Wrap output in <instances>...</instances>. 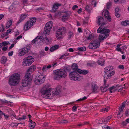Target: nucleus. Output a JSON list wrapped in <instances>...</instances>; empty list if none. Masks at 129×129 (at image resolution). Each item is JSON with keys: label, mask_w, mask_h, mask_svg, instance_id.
I'll list each match as a JSON object with an SVG mask.
<instances>
[{"label": "nucleus", "mask_w": 129, "mask_h": 129, "mask_svg": "<svg viewBox=\"0 0 129 129\" xmlns=\"http://www.w3.org/2000/svg\"><path fill=\"white\" fill-rule=\"evenodd\" d=\"M48 85H46L44 86L43 90L41 92L42 96L44 98L52 99L55 95H58L60 91L59 87H57L52 91L51 88H48Z\"/></svg>", "instance_id": "obj_1"}, {"label": "nucleus", "mask_w": 129, "mask_h": 129, "mask_svg": "<svg viewBox=\"0 0 129 129\" xmlns=\"http://www.w3.org/2000/svg\"><path fill=\"white\" fill-rule=\"evenodd\" d=\"M54 79L55 80H59L61 78H64L67 76V73L65 70L62 69H58L54 71Z\"/></svg>", "instance_id": "obj_2"}, {"label": "nucleus", "mask_w": 129, "mask_h": 129, "mask_svg": "<svg viewBox=\"0 0 129 129\" xmlns=\"http://www.w3.org/2000/svg\"><path fill=\"white\" fill-rule=\"evenodd\" d=\"M20 79V75L18 73L13 74L9 79L8 83L11 86L16 85Z\"/></svg>", "instance_id": "obj_3"}, {"label": "nucleus", "mask_w": 129, "mask_h": 129, "mask_svg": "<svg viewBox=\"0 0 129 129\" xmlns=\"http://www.w3.org/2000/svg\"><path fill=\"white\" fill-rule=\"evenodd\" d=\"M113 67L111 66H108L106 67L104 69V76L105 79H109L114 75L115 71L114 70Z\"/></svg>", "instance_id": "obj_4"}, {"label": "nucleus", "mask_w": 129, "mask_h": 129, "mask_svg": "<svg viewBox=\"0 0 129 129\" xmlns=\"http://www.w3.org/2000/svg\"><path fill=\"white\" fill-rule=\"evenodd\" d=\"M31 81L30 74L27 73L25 75L22 81V85L23 86L25 87L27 86Z\"/></svg>", "instance_id": "obj_5"}, {"label": "nucleus", "mask_w": 129, "mask_h": 129, "mask_svg": "<svg viewBox=\"0 0 129 129\" xmlns=\"http://www.w3.org/2000/svg\"><path fill=\"white\" fill-rule=\"evenodd\" d=\"M30 19V20L27 21L24 26L23 29L25 31L30 29L36 21V18L35 17L31 18Z\"/></svg>", "instance_id": "obj_6"}, {"label": "nucleus", "mask_w": 129, "mask_h": 129, "mask_svg": "<svg viewBox=\"0 0 129 129\" xmlns=\"http://www.w3.org/2000/svg\"><path fill=\"white\" fill-rule=\"evenodd\" d=\"M66 33V28L63 26L59 27L56 31V36L58 39L62 38V36L64 35Z\"/></svg>", "instance_id": "obj_7"}, {"label": "nucleus", "mask_w": 129, "mask_h": 129, "mask_svg": "<svg viewBox=\"0 0 129 129\" xmlns=\"http://www.w3.org/2000/svg\"><path fill=\"white\" fill-rule=\"evenodd\" d=\"M129 103V100H127L124 102H123L121 106L119 107V111L118 114L117 115V117L119 118L123 116V110L125 106L126 105H128Z\"/></svg>", "instance_id": "obj_8"}, {"label": "nucleus", "mask_w": 129, "mask_h": 129, "mask_svg": "<svg viewBox=\"0 0 129 129\" xmlns=\"http://www.w3.org/2000/svg\"><path fill=\"white\" fill-rule=\"evenodd\" d=\"M70 79L72 80L78 81L81 79V77L75 71H73L70 73L69 74Z\"/></svg>", "instance_id": "obj_9"}, {"label": "nucleus", "mask_w": 129, "mask_h": 129, "mask_svg": "<svg viewBox=\"0 0 129 129\" xmlns=\"http://www.w3.org/2000/svg\"><path fill=\"white\" fill-rule=\"evenodd\" d=\"M110 31V30L109 29L104 30L103 33H102L100 35L99 39L100 40H102L106 38L109 36Z\"/></svg>", "instance_id": "obj_10"}, {"label": "nucleus", "mask_w": 129, "mask_h": 129, "mask_svg": "<svg viewBox=\"0 0 129 129\" xmlns=\"http://www.w3.org/2000/svg\"><path fill=\"white\" fill-rule=\"evenodd\" d=\"M100 43L97 40L92 41L89 45L88 47L90 49H95L98 47Z\"/></svg>", "instance_id": "obj_11"}, {"label": "nucleus", "mask_w": 129, "mask_h": 129, "mask_svg": "<svg viewBox=\"0 0 129 129\" xmlns=\"http://www.w3.org/2000/svg\"><path fill=\"white\" fill-rule=\"evenodd\" d=\"M105 20L102 17L99 16L97 18V23L99 26H101L106 24Z\"/></svg>", "instance_id": "obj_12"}, {"label": "nucleus", "mask_w": 129, "mask_h": 129, "mask_svg": "<svg viewBox=\"0 0 129 129\" xmlns=\"http://www.w3.org/2000/svg\"><path fill=\"white\" fill-rule=\"evenodd\" d=\"M45 77L41 76L40 78L39 77V78L36 79L35 81V84L37 85H40L43 83L44 81V78Z\"/></svg>", "instance_id": "obj_13"}, {"label": "nucleus", "mask_w": 129, "mask_h": 129, "mask_svg": "<svg viewBox=\"0 0 129 129\" xmlns=\"http://www.w3.org/2000/svg\"><path fill=\"white\" fill-rule=\"evenodd\" d=\"M28 16V14H21L20 16V19L17 22V24L18 25L19 23L24 20L26 17Z\"/></svg>", "instance_id": "obj_14"}, {"label": "nucleus", "mask_w": 129, "mask_h": 129, "mask_svg": "<svg viewBox=\"0 0 129 129\" xmlns=\"http://www.w3.org/2000/svg\"><path fill=\"white\" fill-rule=\"evenodd\" d=\"M103 13H104V16L106 19H107L110 22L111 21V18L109 14V12L108 10L105 11V12H103Z\"/></svg>", "instance_id": "obj_15"}, {"label": "nucleus", "mask_w": 129, "mask_h": 129, "mask_svg": "<svg viewBox=\"0 0 129 129\" xmlns=\"http://www.w3.org/2000/svg\"><path fill=\"white\" fill-rule=\"evenodd\" d=\"M91 85V90L94 93H96L97 92V89L98 87L94 83H92Z\"/></svg>", "instance_id": "obj_16"}, {"label": "nucleus", "mask_w": 129, "mask_h": 129, "mask_svg": "<svg viewBox=\"0 0 129 129\" xmlns=\"http://www.w3.org/2000/svg\"><path fill=\"white\" fill-rule=\"evenodd\" d=\"M60 5V4L57 3L55 4L52 7V12H56L58 9V7Z\"/></svg>", "instance_id": "obj_17"}, {"label": "nucleus", "mask_w": 129, "mask_h": 129, "mask_svg": "<svg viewBox=\"0 0 129 129\" xmlns=\"http://www.w3.org/2000/svg\"><path fill=\"white\" fill-rule=\"evenodd\" d=\"M26 60H27L28 62L30 65L34 61V59L32 56H29L27 57H25Z\"/></svg>", "instance_id": "obj_18"}, {"label": "nucleus", "mask_w": 129, "mask_h": 129, "mask_svg": "<svg viewBox=\"0 0 129 129\" xmlns=\"http://www.w3.org/2000/svg\"><path fill=\"white\" fill-rule=\"evenodd\" d=\"M64 13L65 14H64L62 16V19L63 20H67L68 19L70 16L69 12L67 11H65Z\"/></svg>", "instance_id": "obj_19"}, {"label": "nucleus", "mask_w": 129, "mask_h": 129, "mask_svg": "<svg viewBox=\"0 0 129 129\" xmlns=\"http://www.w3.org/2000/svg\"><path fill=\"white\" fill-rule=\"evenodd\" d=\"M51 30L46 27H44L43 34L46 36H47L50 33Z\"/></svg>", "instance_id": "obj_20"}, {"label": "nucleus", "mask_w": 129, "mask_h": 129, "mask_svg": "<svg viewBox=\"0 0 129 129\" xmlns=\"http://www.w3.org/2000/svg\"><path fill=\"white\" fill-rule=\"evenodd\" d=\"M53 22L52 21H50L47 23L45 25L44 27H46L48 29L51 30Z\"/></svg>", "instance_id": "obj_21"}, {"label": "nucleus", "mask_w": 129, "mask_h": 129, "mask_svg": "<svg viewBox=\"0 0 129 129\" xmlns=\"http://www.w3.org/2000/svg\"><path fill=\"white\" fill-rule=\"evenodd\" d=\"M105 61L104 59L102 58H101L99 59L98 61H97V63L99 65L102 66L104 64Z\"/></svg>", "instance_id": "obj_22"}, {"label": "nucleus", "mask_w": 129, "mask_h": 129, "mask_svg": "<svg viewBox=\"0 0 129 129\" xmlns=\"http://www.w3.org/2000/svg\"><path fill=\"white\" fill-rule=\"evenodd\" d=\"M72 69L74 70V71H75L77 72L78 69H79L78 68V66L77 64L76 63H73L71 66Z\"/></svg>", "instance_id": "obj_23"}, {"label": "nucleus", "mask_w": 129, "mask_h": 129, "mask_svg": "<svg viewBox=\"0 0 129 129\" xmlns=\"http://www.w3.org/2000/svg\"><path fill=\"white\" fill-rule=\"evenodd\" d=\"M77 72L80 74L85 75L88 73V70H83L80 69H78Z\"/></svg>", "instance_id": "obj_24"}, {"label": "nucleus", "mask_w": 129, "mask_h": 129, "mask_svg": "<svg viewBox=\"0 0 129 129\" xmlns=\"http://www.w3.org/2000/svg\"><path fill=\"white\" fill-rule=\"evenodd\" d=\"M36 66L35 65H33L31 66L27 70V72H33L36 70Z\"/></svg>", "instance_id": "obj_25"}, {"label": "nucleus", "mask_w": 129, "mask_h": 129, "mask_svg": "<svg viewBox=\"0 0 129 129\" xmlns=\"http://www.w3.org/2000/svg\"><path fill=\"white\" fill-rule=\"evenodd\" d=\"M23 61L22 62V65L23 66H28L30 65V64L27 62L28 61L26 60L25 58H24L23 59Z\"/></svg>", "instance_id": "obj_26"}, {"label": "nucleus", "mask_w": 129, "mask_h": 129, "mask_svg": "<svg viewBox=\"0 0 129 129\" xmlns=\"http://www.w3.org/2000/svg\"><path fill=\"white\" fill-rule=\"evenodd\" d=\"M42 38V37L41 36H37L31 42V44L33 45L36 42L38 41V39H41Z\"/></svg>", "instance_id": "obj_27"}, {"label": "nucleus", "mask_w": 129, "mask_h": 129, "mask_svg": "<svg viewBox=\"0 0 129 129\" xmlns=\"http://www.w3.org/2000/svg\"><path fill=\"white\" fill-rule=\"evenodd\" d=\"M43 42L44 43L49 44L50 43V41L46 36L45 38H43L42 40Z\"/></svg>", "instance_id": "obj_28"}, {"label": "nucleus", "mask_w": 129, "mask_h": 129, "mask_svg": "<svg viewBox=\"0 0 129 129\" xmlns=\"http://www.w3.org/2000/svg\"><path fill=\"white\" fill-rule=\"evenodd\" d=\"M7 60V58L6 57L2 56L1 59V62L2 64H5L6 63Z\"/></svg>", "instance_id": "obj_29"}, {"label": "nucleus", "mask_w": 129, "mask_h": 129, "mask_svg": "<svg viewBox=\"0 0 129 129\" xmlns=\"http://www.w3.org/2000/svg\"><path fill=\"white\" fill-rule=\"evenodd\" d=\"M77 50L79 51H84L86 50V48L85 47H78L77 48Z\"/></svg>", "instance_id": "obj_30"}, {"label": "nucleus", "mask_w": 129, "mask_h": 129, "mask_svg": "<svg viewBox=\"0 0 129 129\" xmlns=\"http://www.w3.org/2000/svg\"><path fill=\"white\" fill-rule=\"evenodd\" d=\"M112 117V116H108L105 119H103L102 121L103 122H108Z\"/></svg>", "instance_id": "obj_31"}, {"label": "nucleus", "mask_w": 129, "mask_h": 129, "mask_svg": "<svg viewBox=\"0 0 129 129\" xmlns=\"http://www.w3.org/2000/svg\"><path fill=\"white\" fill-rule=\"evenodd\" d=\"M12 21L11 20H10L7 23L6 28H9L12 24Z\"/></svg>", "instance_id": "obj_32"}, {"label": "nucleus", "mask_w": 129, "mask_h": 129, "mask_svg": "<svg viewBox=\"0 0 129 129\" xmlns=\"http://www.w3.org/2000/svg\"><path fill=\"white\" fill-rule=\"evenodd\" d=\"M121 24L122 25H123L124 26L129 25V21L125 20L121 22Z\"/></svg>", "instance_id": "obj_33"}, {"label": "nucleus", "mask_w": 129, "mask_h": 129, "mask_svg": "<svg viewBox=\"0 0 129 129\" xmlns=\"http://www.w3.org/2000/svg\"><path fill=\"white\" fill-rule=\"evenodd\" d=\"M85 37L88 40H91L92 37V34L91 33H89L88 35L85 36Z\"/></svg>", "instance_id": "obj_34"}, {"label": "nucleus", "mask_w": 129, "mask_h": 129, "mask_svg": "<svg viewBox=\"0 0 129 129\" xmlns=\"http://www.w3.org/2000/svg\"><path fill=\"white\" fill-rule=\"evenodd\" d=\"M104 28H102L101 27H99L97 30V32L98 33H103L104 30H106Z\"/></svg>", "instance_id": "obj_35"}, {"label": "nucleus", "mask_w": 129, "mask_h": 129, "mask_svg": "<svg viewBox=\"0 0 129 129\" xmlns=\"http://www.w3.org/2000/svg\"><path fill=\"white\" fill-rule=\"evenodd\" d=\"M21 49L23 51H24L25 54L27 53L29 50V48L27 47H24Z\"/></svg>", "instance_id": "obj_36"}, {"label": "nucleus", "mask_w": 129, "mask_h": 129, "mask_svg": "<svg viewBox=\"0 0 129 129\" xmlns=\"http://www.w3.org/2000/svg\"><path fill=\"white\" fill-rule=\"evenodd\" d=\"M85 10L87 11L88 12H90L92 10L91 8L88 5H87L85 8Z\"/></svg>", "instance_id": "obj_37"}, {"label": "nucleus", "mask_w": 129, "mask_h": 129, "mask_svg": "<svg viewBox=\"0 0 129 129\" xmlns=\"http://www.w3.org/2000/svg\"><path fill=\"white\" fill-rule=\"evenodd\" d=\"M19 124H23V123H20L18 124L16 123H12L11 124V126L12 127H16Z\"/></svg>", "instance_id": "obj_38"}, {"label": "nucleus", "mask_w": 129, "mask_h": 129, "mask_svg": "<svg viewBox=\"0 0 129 129\" xmlns=\"http://www.w3.org/2000/svg\"><path fill=\"white\" fill-rule=\"evenodd\" d=\"M25 54L24 51H23L21 49H20L19 50V53L18 55L19 56H21Z\"/></svg>", "instance_id": "obj_39"}, {"label": "nucleus", "mask_w": 129, "mask_h": 129, "mask_svg": "<svg viewBox=\"0 0 129 129\" xmlns=\"http://www.w3.org/2000/svg\"><path fill=\"white\" fill-rule=\"evenodd\" d=\"M68 39H70L73 36V33L72 32L69 31L68 33Z\"/></svg>", "instance_id": "obj_40"}, {"label": "nucleus", "mask_w": 129, "mask_h": 129, "mask_svg": "<svg viewBox=\"0 0 129 129\" xmlns=\"http://www.w3.org/2000/svg\"><path fill=\"white\" fill-rule=\"evenodd\" d=\"M8 45V43L6 41L0 43V47H2L3 46H5Z\"/></svg>", "instance_id": "obj_41"}, {"label": "nucleus", "mask_w": 129, "mask_h": 129, "mask_svg": "<svg viewBox=\"0 0 129 129\" xmlns=\"http://www.w3.org/2000/svg\"><path fill=\"white\" fill-rule=\"evenodd\" d=\"M109 108H103L101 110V111L102 112H106L109 110Z\"/></svg>", "instance_id": "obj_42"}, {"label": "nucleus", "mask_w": 129, "mask_h": 129, "mask_svg": "<svg viewBox=\"0 0 129 129\" xmlns=\"http://www.w3.org/2000/svg\"><path fill=\"white\" fill-rule=\"evenodd\" d=\"M63 70H65L66 71H67L69 72L71 70L70 68L69 67L66 66L64 67Z\"/></svg>", "instance_id": "obj_43"}, {"label": "nucleus", "mask_w": 129, "mask_h": 129, "mask_svg": "<svg viewBox=\"0 0 129 129\" xmlns=\"http://www.w3.org/2000/svg\"><path fill=\"white\" fill-rule=\"evenodd\" d=\"M36 125V123L35 122H31V123L29 124V127L31 128H34Z\"/></svg>", "instance_id": "obj_44"}, {"label": "nucleus", "mask_w": 129, "mask_h": 129, "mask_svg": "<svg viewBox=\"0 0 129 129\" xmlns=\"http://www.w3.org/2000/svg\"><path fill=\"white\" fill-rule=\"evenodd\" d=\"M116 88V86H112L111 87H110L109 89V90L110 91V92L111 93L113 92V91L114 90V89Z\"/></svg>", "instance_id": "obj_45"}, {"label": "nucleus", "mask_w": 129, "mask_h": 129, "mask_svg": "<svg viewBox=\"0 0 129 129\" xmlns=\"http://www.w3.org/2000/svg\"><path fill=\"white\" fill-rule=\"evenodd\" d=\"M26 118V116L25 115H23L22 116V117H19L18 119V120H24Z\"/></svg>", "instance_id": "obj_46"}, {"label": "nucleus", "mask_w": 129, "mask_h": 129, "mask_svg": "<svg viewBox=\"0 0 129 129\" xmlns=\"http://www.w3.org/2000/svg\"><path fill=\"white\" fill-rule=\"evenodd\" d=\"M87 99V97L86 96H84L83 98H80L79 99L77 100V101H82L86 100Z\"/></svg>", "instance_id": "obj_47"}, {"label": "nucleus", "mask_w": 129, "mask_h": 129, "mask_svg": "<svg viewBox=\"0 0 129 129\" xmlns=\"http://www.w3.org/2000/svg\"><path fill=\"white\" fill-rule=\"evenodd\" d=\"M106 87H102L101 88V90L103 92H104L106 91L107 90V88Z\"/></svg>", "instance_id": "obj_48"}, {"label": "nucleus", "mask_w": 129, "mask_h": 129, "mask_svg": "<svg viewBox=\"0 0 129 129\" xmlns=\"http://www.w3.org/2000/svg\"><path fill=\"white\" fill-rule=\"evenodd\" d=\"M125 115L126 116H129V109H127L126 110Z\"/></svg>", "instance_id": "obj_49"}, {"label": "nucleus", "mask_w": 129, "mask_h": 129, "mask_svg": "<svg viewBox=\"0 0 129 129\" xmlns=\"http://www.w3.org/2000/svg\"><path fill=\"white\" fill-rule=\"evenodd\" d=\"M1 102L3 103L4 104L5 103H12V102H10V101H8L6 100H1Z\"/></svg>", "instance_id": "obj_50"}, {"label": "nucleus", "mask_w": 129, "mask_h": 129, "mask_svg": "<svg viewBox=\"0 0 129 129\" xmlns=\"http://www.w3.org/2000/svg\"><path fill=\"white\" fill-rule=\"evenodd\" d=\"M47 69L46 67V66H45L43 67L42 70L43 72H44L46 71Z\"/></svg>", "instance_id": "obj_51"}, {"label": "nucleus", "mask_w": 129, "mask_h": 129, "mask_svg": "<svg viewBox=\"0 0 129 129\" xmlns=\"http://www.w3.org/2000/svg\"><path fill=\"white\" fill-rule=\"evenodd\" d=\"M111 6V4L110 3H108L107 4V8L109 9Z\"/></svg>", "instance_id": "obj_52"}, {"label": "nucleus", "mask_w": 129, "mask_h": 129, "mask_svg": "<svg viewBox=\"0 0 129 129\" xmlns=\"http://www.w3.org/2000/svg\"><path fill=\"white\" fill-rule=\"evenodd\" d=\"M2 114L3 115H4V116L5 117V119H8L9 118V115H6L3 112L2 113Z\"/></svg>", "instance_id": "obj_53"}, {"label": "nucleus", "mask_w": 129, "mask_h": 129, "mask_svg": "<svg viewBox=\"0 0 129 129\" xmlns=\"http://www.w3.org/2000/svg\"><path fill=\"white\" fill-rule=\"evenodd\" d=\"M106 80L105 79H104V85H105V87H106L107 88V89H108V88L109 87V85L107 84L106 85Z\"/></svg>", "instance_id": "obj_54"}, {"label": "nucleus", "mask_w": 129, "mask_h": 129, "mask_svg": "<svg viewBox=\"0 0 129 129\" xmlns=\"http://www.w3.org/2000/svg\"><path fill=\"white\" fill-rule=\"evenodd\" d=\"M52 47L53 48L54 50H55L56 49H57L59 48V46L57 45H56L55 46H52Z\"/></svg>", "instance_id": "obj_55"}, {"label": "nucleus", "mask_w": 129, "mask_h": 129, "mask_svg": "<svg viewBox=\"0 0 129 129\" xmlns=\"http://www.w3.org/2000/svg\"><path fill=\"white\" fill-rule=\"evenodd\" d=\"M68 122V121L67 120H62L60 122V123H67Z\"/></svg>", "instance_id": "obj_56"}, {"label": "nucleus", "mask_w": 129, "mask_h": 129, "mask_svg": "<svg viewBox=\"0 0 129 129\" xmlns=\"http://www.w3.org/2000/svg\"><path fill=\"white\" fill-rule=\"evenodd\" d=\"M116 50L120 52H121L122 53H123L122 52L121 49L119 47H117L116 48Z\"/></svg>", "instance_id": "obj_57"}, {"label": "nucleus", "mask_w": 129, "mask_h": 129, "mask_svg": "<svg viewBox=\"0 0 129 129\" xmlns=\"http://www.w3.org/2000/svg\"><path fill=\"white\" fill-rule=\"evenodd\" d=\"M77 109V107L75 106H74L72 108V110L74 111H76Z\"/></svg>", "instance_id": "obj_58"}, {"label": "nucleus", "mask_w": 129, "mask_h": 129, "mask_svg": "<svg viewBox=\"0 0 129 129\" xmlns=\"http://www.w3.org/2000/svg\"><path fill=\"white\" fill-rule=\"evenodd\" d=\"M115 15L116 17L118 18H119L120 16V15L118 12H115Z\"/></svg>", "instance_id": "obj_59"}, {"label": "nucleus", "mask_w": 129, "mask_h": 129, "mask_svg": "<svg viewBox=\"0 0 129 129\" xmlns=\"http://www.w3.org/2000/svg\"><path fill=\"white\" fill-rule=\"evenodd\" d=\"M11 31V29H8L7 30V32L5 33V35H8V34L10 33Z\"/></svg>", "instance_id": "obj_60"}, {"label": "nucleus", "mask_w": 129, "mask_h": 129, "mask_svg": "<svg viewBox=\"0 0 129 129\" xmlns=\"http://www.w3.org/2000/svg\"><path fill=\"white\" fill-rule=\"evenodd\" d=\"M78 7V6L77 5H75L73 6L72 8V9L74 10L76 8H77Z\"/></svg>", "instance_id": "obj_61"}, {"label": "nucleus", "mask_w": 129, "mask_h": 129, "mask_svg": "<svg viewBox=\"0 0 129 129\" xmlns=\"http://www.w3.org/2000/svg\"><path fill=\"white\" fill-rule=\"evenodd\" d=\"M13 52L12 51H11L10 52L8 53V55L9 56H12L13 55Z\"/></svg>", "instance_id": "obj_62"}, {"label": "nucleus", "mask_w": 129, "mask_h": 129, "mask_svg": "<svg viewBox=\"0 0 129 129\" xmlns=\"http://www.w3.org/2000/svg\"><path fill=\"white\" fill-rule=\"evenodd\" d=\"M118 67L119 68L122 69H123L124 68V66L123 65H119Z\"/></svg>", "instance_id": "obj_63"}, {"label": "nucleus", "mask_w": 129, "mask_h": 129, "mask_svg": "<svg viewBox=\"0 0 129 129\" xmlns=\"http://www.w3.org/2000/svg\"><path fill=\"white\" fill-rule=\"evenodd\" d=\"M119 10V7H117L115 9V12H118Z\"/></svg>", "instance_id": "obj_64"}]
</instances>
